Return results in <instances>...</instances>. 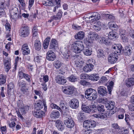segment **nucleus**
<instances>
[{"mask_svg":"<svg viewBox=\"0 0 134 134\" xmlns=\"http://www.w3.org/2000/svg\"><path fill=\"white\" fill-rule=\"evenodd\" d=\"M84 46L83 42L81 41H76L71 45V49L73 52L76 53H80L82 51L84 54L87 56H90L92 53V48L87 47L84 49Z\"/></svg>","mask_w":134,"mask_h":134,"instance_id":"nucleus-1","label":"nucleus"},{"mask_svg":"<svg viewBox=\"0 0 134 134\" xmlns=\"http://www.w3.org/2000/svg\"><path fill=\"white\" fill-rule=\"evenodd\" d=\"M85 97L90 100H94L97 97V92L92 88L88 89L85 92Z\"/></svg>","mask_w":134,"mask_h":134,"instance_id":"nucleus-2","label":"nucleus"},{"mask_svg":"<svg viewBox=\"0 0 134 134\" xmlns=\"http://www.w3.org/2000/svg\"><path fill=\"white\" fill-rule=\"evenodd\" d=\"M82 103V109L86 113H90L92 110L96 108V106L93 104L89 106H86L87 104V103L85 100H83Z\"/></svg>","mask_w":134,"mask_h":134,"instance_id":"nucleus-3","label":"nucleus"},{"mask_svg":"<svg viewBox=\"0 0 134 134\" xmlns=\"http://www.w3.org/2000/svg\"><path fill=\"white\" fill-rule=\"evenodd\" d=\"M75 88L73 86L71 85L62 86V90L65 94L67 95H71L73 94Z\"/></svg>","mask_w":134,"mask_h":134,"instance_id":"nucleus-4","label":"nucleus"},{"mask_svg":"<svg viewBox=\"0 0 134 134\" xmlns=\"http://www.w3.org/2000/svg\"><path fill=\"white\" fill-rule=\"evenodd\" d=\"M112 48L114 51V53L119 55L120 53L124 52V49L121 45L118 44H114Z\"/></svg>","mask_w":134,"mask_h":134,"instance_id":"nucleus-5","label":"nucleus"},{"mask_svg":"<svg viewBox=\"0 0 134 134\" xmlns=\"http://www.w3.org/2000/svg\"><path fill=\"white\" fill-rule=\"evenodd\" d=\"M96 125V122L93 120L91 121L87 120L84 121L83 124V127L87 128V129L93 128Z\"/></svg>","mask_w":134,"mask_h":134,"instance_id":"nucleus-6","label":"nucleus"},{"mask_svg":"<svg viewBox=\"0 0 134 134\" xmlns=\"http://www.w3.org/2000/svg\"><path fill=\"white\" fill-rule=\"evenodd\" d=\"M118 55L114 52L110 54L108 58L109 62L111 64H113L115 63L118 59Z\"/></svg>","mask_w":134,"mask_h":134,"instance_id":"nucleus-7","label":"nucleus"},{"mask_svg":"<svg viewBox=\"0 0 134 134\" xmlns=\"http://www.w3.org/2000/svg\"><path fill=\"white\" fill-rule=\"evenodd\" d=\"M11 59L10 58H5L3 60L4 65L5 71L7 72L11 68Z\"/></svg>","mask_w":134,"mask_h":134,"instance_id":"nucleus-8","label":"nucleus"},{"mask_svg":"<svg viewBox=\"0 0 134 134\" xmlns=\"http://www.w3.org/2000/svg\"><path fill=\"white\" fill-rule=\"evenodd\" d=\"M30 33L29 29L27 27L24 26L20 29V33L21 36L23 37H25L28 36Z\"/></svg>","mask_w":134,"mask_h":134,"instance_id":"nucleus-9","label":"nucleus"},{"mask_svg":"<svg viewBox=\"0 0 134 134\" xmlns=\"http://www.w3.org/2000/svg\"><path fill=\"white\" fill-rule=\"evenodd\" d=\"M70 107L72 109H75L79 106V103L78 100L76 98L70 100L69 102Z\"/></svg>","mask_w":134,"mask_h":134,"instance_id":"nucleus-10","label":"nucleus"},{"mask_svg":"<svg viewBox=\"0 0 134 134\" xmlns=\"http://www.w3.org/2000/svg\"><path fill=\"white\" fill-rule=\"evenodd\" d=\"M104 106L102 105H100L98 106L97 109L98 111L101 113V114H95L93 115L94 117L96 118H103L104 117L103 115H102L104 111Z\"/></svg>","mask_w":134,"mask_h":134,"instance_id":"nucleus-11","label":"nucleus"},{"mask_svg":"<svg viewBox=\"0 0 134 134\" xmlns=\"http://www.w3.org/2000/svg\"><path fill=\"white\" fill-rule=\"evenodd\" d=\"M56 83L58 84L63 85L66 82L67 80L65 77L63 76L58 75L55 78Z\"/></svg>","mask_w":134,"mask_h":134,"instance_id":"nucleus-12","label":"nucleus"},{"mask_svg":"<svg viewBox=\"0 0 134 134\" xmlns=\"http://www.w3.org/2000/svg\"><path fill=\"white\" fill-rule=\"evenodd\" d=\"M64 124L66 127L69 128H72L74 125V122L70 117L64 120Z\"/></svg>","mask_w":134,"mask_h":134,"instance_id":"nucleus-13","label":"nucleus"},{"mask_svg":"<svg viewBox=\"0 0 134 134\" xmlns=\"http://www.w3.org/2000/svg\"><path fill=\"white\" fill-rule=\"evenodd\" d=\"M56 56L52 51H49L47 53L46 58L49 60L53 61L56 58Z\"/></svg>","mask_w":134,"mask_h":134,"instance_id":"nucleus-14","label":"nucleus"},{"mask_svg":"<svg viewBox=\"0 0 134 134\" xmlns=\"http://www.w3.org/2000/svg\"><path fill=\"white\" fill-rule=\"evenodd\" d=\"M18 12V9L16 7H14L10 10V17L12 19L16 18L18 17L17 14Z\"/></svg>","mask_w":134,"mask_h":134,"instance_id":"nucleus-15","label":"nucleus"},{"mask_svg":"<svg viewBox=\"0 0 134 134\" xmlns=\"http://www.w3.org/2000/svg\"><path fill=\"white\" fill-rule=\"evenodd\" d=\"M98 93L102 96H105L107 94V92L106 88L103 86H100L98 88Z\"/></svg>","mask_w":134,"mask_h":134,"instance_id":"nucleus-16","label":"nucleus"},{"mask_svg":"<svg viewBox=\"0 0 134 134\" xmlns=\"http://www.w3.org/2000/svg\"><path fill=\"white\" fill-rule=\"evenodd\" d=\"M90 18L91 19L89 20L90 21V23H93L98 20L100 18V16L97 12H94L90 16Z\"/></svg>","mask_w":134,"mask_h":134,"instance_id":"nucleus-17","label":"nucleus"},{"mask_svg":"<svg viewBox=\"0 0 134 134\" xmlns=\"http://www.w3.org/2000/svg\"><path fill=\"white\" fill-rule=\"evenodd\" d=\"M21 49L23 54L27 55L30 53V50L27 44H24L22 46Z\"/></svg>","mask_w":134,"mask_h":134,"instance_id":"nucleus-18","label":"nucleus"},{"mask_svg":"<svg viewBox=\"0 0 134 134\" xmlns=\"http://www.w3.org/2000/svg\"><path fill=\"white\" fill-rule=\"evenodd\" d=\"M58 43L57 40L54 39H52L49 45L50 49H55L58 47Z\"/></svg>","mask_w":134,"mask_h":134,"instance_id":"nucleus-19","label":"nucleus"},{"mask_svg":"<svg viewBox=\"0 0 134 134\" xmlns=\"http://www.w3.org/2000/svg\"><path fill=\"white\" fill-rule=\"evenodd\" d=\"M56 127L59 131H62L64 128L65 126L63 122L59 120L56 121Z\"/></svg>","mask_w":134,"mask_h":134,"instance_id":"nucleus-20","label":"nucleus"},{"mask_svg":"<svg viewBox=\"0 0 134 134\" xmlns=\"http://www.w3.org/2000/svg\"><path fill=\"white\" fill-rule=\"evenodd\" d=\"M109 38L105 36L101 37H100V42L102 43L105 44V45H109L110 43V40L109 39Z\"/></svg>","mask_w":134,"mask_h":134,"instance_id":"nucleus-21","label":"nucleus"},{"mask_svg":"<svg viewBox=\"0 0 134 134\" xmlns=\"http://www.w3.org/2000/svg\"><path fill=\"white\" fill-rule=\"evenodd\" d=\"M93 65L92 64L89 63L87 64L83 68V71L86 72H90L93 69Z\"/></svg>","mask_w":134,"mask_h":134,"instance_id":"nucleus-22","label":"nucleus"},{"mask_svg":"<svg viewBox=\"0 0 134 134\" xmlns=\"http://www.w3.org/2000/svg\"><path fill=\"white\" fill-rule=\"evenodd\" d=\"M19 86L21 87V90L24 93L26 92L27 91L28 89L26 87V83L23 81H20L19 82Z\"/></svg>","mask_w":134,"mask_h":134,"instance_id":"nucleus-23","label":"nucleus"},{"mask_svg":"<svg viewBox=\"0 0 134 134\" xmlns=\"http://www.w3.org/2000/svg\"><path fill=\"white\" fill-rule=\"evenodd\" d=\"M115 104L114 102L110 101L108 102L107 103L105 104V107L108 109L109 110H112L114 108Z\"/></svg>","mask_w":134,"mask_h":134,"instance_id":"nucleus-24","label":"nucleus"},{"mask_svg":"<svg viewBox=\"0 0 134 134\" xmlns=\"http://www.w3.org/2000/svg\"><path fill=\"white\" fill-rule=\"evenodd\" d=\"M44 111L38 110L35 111L33 113V115L37 118H41L44 115Z\"/></svg>","mask_w":134,"mask_h":134,"instance_id":"nucleus-25","label":"nucleus"},{"mask_svg":"<svg viewBox=\"0 0 134 134\" xmlns=\"http://www.w3.org/2000/svg\"><path fill=\"white\" fill-rule=\"evenodd\" d=\"M125 85L128 87H130L134 85V78H130L127 79L125 82Z\"/></svg>","mask_w":134,"mask_h":134,"instance_id":"nucleus-26","label":"nucleus"},{"mask_svg":"<svg viewBox=\"0 0 134 134\" xmlns=\"http://www.w3.org/2000/svg\"><path fill=\"white\" fill-rule=\"evenodd\" d=\"M101 24V23L99 21H95L93 26L96 31H98L100 30L102 26Z\"/></svg>","mask_w":134,"mask_h":134,"instance_id":"nucleus-27","label":"nucleus"},{"mask_svg":"<svg viewBox=\"0 0 134 134\" xmlns=\"http://www.w3.org/2000/svg\"><path fill=\"white\" fill-rule=\"evenodd\" d=\"M85 36V34L83 32L80 31L76 34L75 35V38L76 40H81L83 39Z\"/></svg>","mask_w":134,"mask_h":134,"instance_id":"nucleus-28","label":"nucleus"},{"mask_svg":"<svg viewBox=\"0 0 134 134\" xmlns=\"http://www.w3.org/2000/svg\"><path fill=\"white\" fill-rule=\"evenodd\" d=\"M99 77L97 74H93L89 75V80L93 81H96L99 79Z\"/></svg>","mask_w":134,"mask_h":134,"instance_id":"nucleus-29","label":"nucleus"},{"mask_svg":"<svg viewBox=\"0 0 134 134\" xmlns=\"http://www.w3.org/2000/svg\"><path fill=\"white\" fill-rule=\"evenodd\" d=\"M44 106L45 110H46L47 109V106H46L45 102L43 100V104L41 102H39L35 106L37 109L39 110L42 109L43 106Z\"/></svg>","mask_w":134,"mask_h":134,"instance_id":"nucleus-30","label":"nucleus"},{"mask_svg":"<svg viewBox=\"0 0 134 134\" xmlns=\"http://www.w3.org/2000/svg\"><path fill=\"white\" fill-rule=\"evenodd\" d=\"M43 4L45 6H52L54 4V0H46L42 2Z\"/></svg>","mask_w":134,"mask_h":134,"instance_id":"nucleus-31","label":"nucleus"},{"mask_svg":"<svg viewBox=\"0 0 134 134\" xmlns=\"http://www.w3.org/2000/svg\"><path fill=\"white\" fill-rule=\"evenodd\" d=\"M89 37L90 38V39L92 41V40H100V36L97 34H96L94 32H92L89 35Z\"/></svg>","mask_w":134,"mask_h":134,"instance_id":"nucleus-32","label":"nucleus"},{"mask_svg":"<svg viewBox=\"0 0 134 134\" xmlns=\"http://www.w3.org/2000/svg\"><path fill=\"white\" fill-rule=\"evenodd\" d=\"M60 115V114L59 112L57 111H52L50 115V117L53 119L58 118Z\"/></svg>","mask_w":134,"mask_h":134,"instance_id":"nucleus-33","label":"nucleus"},{"mask_svg":"<svg viewBox=\"0 0 134 134\" xmlns=\"http://www.w3.org/2000/svg\"><path fill=\"white\" fill-rule=\"evenodd\" d=\"M120 35L121 36V38L123 40V41L126 42L128 41V38L125 36V30H120Z\"/></svg>","mask_w":134,"mask_h":134,"instance_id":"nucleus-34","label":"nucleus"},{"mask_svg":"<svg viewBox=\"0 0 134 134\" xmlns=\"http://www.w3.org/2000/svg\"><path fill=\"white\" fill-rule=\"evenodd\" d=\"M8 86V93L10 94H11V93H13L14 90L13 83L12 82H10L9 83Z\"/></svg>","mask_w":134,"mask_h":134,"instance_id":"nucleus-35","label":"nucleus"},{"mask_svg":"<svg viewBox=\"0 0 134 134\" xmlns=\"http://www.w3.org/2000/svg\"><path fill=\"white\" fill-rule=\"evenodd\" d=\"M114 85V82L112 81H110L108 82L107 86V88L109 92V93L110 94L111 92L113 89Z\"/></svg>","mask_w":134,"mask_h":134,"instance_id":"nucleus-36","label":"nucleus"},{"mask_svg":"<svg viewBox=\"0 0 134 134\" xmlns=\"http://www.w3.org/2000/svg\"><path fill=\"white\" fill-rule=\"evenodd\" d=\"M132 49L129 46H126L125 47V49L124 51L125 52V54L127 55H130L132 52Z\"/></svg>","mask_w":134,"mask_h":134,"instance_id":"nucleus-37","label":"nucleus"},{"mask_svg":"<svg viewBox=\"0 0 134 134\" xmlns=\"http://www.w3.org/2000/svg\"><path fill=\"white\" fill-rule=\"evenodd\" d=\"M50 37H48L44 40L43 46L44 49H46L47 48L49 45V42L50 41Z\"/></svg>","mask_w":134,"mask_h":134,"instance_id":"nucleus-38","label":"nucleus"},{"mask_svg":"<svg viewBox=\"0 0 134 134\" xmlns=\"http://www.w3.org/2000/svg\"><path fill=\"white\" fill-rule=\"evenodd\" d=\"M20 111L22 114H25L29 110V107L27 106H22L21 108H19Z\"/></svg>","mask_w":134,"mask_h":134,"instance_id":"nucleus-39","label":"nucleus"},{"mask_svg":"<svg viewBox=\"0 0 134 134\" xmlns=\"http://www.w3.org/2000/svg\"><path fill=\"white\" fill-rule=\"evenodd\" d=\"M34 47L35 49L37 51H39L41 49V44L40 41L36 40L35 41Z\"/></svg>","mask_w":134,"mask_h":134,"instance_id":"nucleus-40","label":"nucleus"},{"mask_svg":"<svg viewBox=\"0 0 134 134\" xmlns=\"http://www.w3.org/2000/svg\"><path fill=\"white\" fill-rule=\"evenodd\" d=\"M108 25L109 28L112 30H115V28L116 29L118 27L117 25L114 22H110L108 23Z\"/></svg>","mask_w":134,"mask_h":134,"instance_id":"nucleus-41","label":"nucleus"},{"mask_svg":"<svg viewBox=\"0 0 134 134\" xmlns=\"http://www.w3.org/2000/svg\"><path fill=\"white\" fill-rule=\"evenodd\" d=\"M112 127L113 128L114 131L113 132L114 133H118L120 129L119 126L117 124H114L112 125Z\"/></svg>","mask_w":134,"mask_h":134,"instance_id":"nucleus-42","label":"nucleus"},{"mask_svg":"<svg viewBox=\"0 0 134 134\" xmlns=\"http://www.w3.org/2000/svg\"><path fill=\"white\" fill-rule=\"evenodd\" d=\"M117 37L116 33L113 31L110 32L108 34V38L110 39H113Z\"/></svg>","mask_w":134,"mask_h":134,"instance_id":"nucleus-43","label":"nucleus"},{"mask_svg":"<svg viewBox=\"0 0 134 134\" xmlns=\"http://www.w3.org/2000/svg\"><path fill=\"white\" fill-rule=\"evenodd\" d=\"M6 76L3 74L0 75V84H3L6 81Z\"/></svg>","mask_w":134,"mask_h":134,"instance_id":"nucleus-44","label":"nucleus"},{"mask_svg":"<svg viewBox=\"0 0 134 134\" xmlns=\"http://www.w3.org/2000/svg\"><path fill=\"white\" fill-rule=\"evenodd\" d=\"M84 42L85 44L87 46H91L93 44V42L91 39L88 38L85 39L84 40Z\"/></svg>","mask_w":134,"mask_h":134,"instance_id":"nucleus-45","label":"nucleus"},{"mask_svg":"<svg viewBox=\"0 0 134 134\" xmlns=\"http://www.w3.org/2000/svg\"><path fill=\"white\" fill-rule=\"evenodd\" d=\"M107 81V78L104 76H102L100 79L99 81V83L100 85L103 84L106 82Z\"/></svg>","mask_w":134,"mask_h":134,"instance_id":"nucleus-46","label":"nucleus"},{"mask_svg":"<svg viewBox=\"0 0 134 134\" xmlns=\"http://www.w3.org/2000/svg\"><path fill=\"white\" fill-rule=\"evenodd\" d=\"M97 56L99 58L103 57L104 55V52L102 49H98L97 51Z\"/></svg>","mask_w":134,"mask_h":134,"instance_id":"nucleus-47","label":"nucleus"},{"mask_svg":"<svg viewBox=\"0 0 134 134\" xmlns=\"http://www.w3.org/2000/svg\"><path fill=\"white\" fill-rule=\"evenodd\" d=\"M68 79L69 81L71 82H75L77 81L78 79L77 77L74 75H72L69 77Z\"/></svg>","mask_w":134,"mask_h":134,"instance_id":"nucleus-48","label":"nucleus"},{"mask_svg":"<svg viewBox=\"0 0 134 134\" xmlns=\"http://www.w3.org/2000/svg\"><path fill=\"white\" fill-rule=\"evenodd\" d=\"M54 66L57 68H59L62 65L61 62L58 60L54 61Z\"/></svg>","mask_w":134,"mask_h":134,"instance_id":"nucleus-49","label":"nucleus"},{"mask_svg":"<svg viewBox=\"0 0 134 134\" xmlns=\"http://www.w3.org/2000/svg\"><path fill=\"white\" fill-rule=\"evenodd\" d=\"M32 40L34 41L36 40H37L38 38V31L32 32Z\"/></svg>","mask_w":134,"mask_h":134,"instance_id":"nucleus-50","label":"nucleus"},{"mask_svg":"<svg viewBox=\"0 0 134 134\" xmlns=\"http://www.w3.org/2000/svg\"><path fill=\"white\" fill-rule=\"evenodd\" d=\"M51 108L53 109H57L59 110L60 112H62V110L60 109V107L58 106H57L56 104L54 103H52L51 104Z\"/></svg>","mask_w":134,"mask_h":134,"instance_id":"nucleus-51","label":"nucleus"},{"mask_svg":"<svg viewBox=\"0 0 134 134\" xmlns=\"http://www.w3.org/2000/svg\"><path fill=\"white\" fill-rule=\"evenodd\" d=\"M25 73H24L22 70L20 69L19 70L18 72V76L19 77V79H23L25 75Z\"/></svg>","mask_w":134,"mask_h":134,"instance_id":"nucleus-52","label":"nucleus"},{"mask_svg":"<svg viewBox=\"0 0 134 134\" xmlns=\"http://www.w3.org/2000/svg\"><path fill=\"white\" fill-rule=\"evenodd\" d=\"M64 57L65 58L68 59L71 55L70 52L69 51H66L62 53Z\"/></svg>","mask_w":134,"mask_h":134,"instance_id":"nucleus-53","label":"nucleus"},{"mask_svg":"<svg viewBox=\"0 0 134 134\" xmlns=\"http://www.w3.org/2000/svg\"><path fill=\"white\" fill-rule=\"evenodd\" d=\"M89 75L86 74H82L80 76V78L82 79L89 80Z\"/></svg>","mask_w":134,"mask_h":134,"instance_id":"nucleus-54","label":"nucleus"},{"mask_svg":"<svg viewBox=\"0 0 134 134\" xmlns=\"http://www.w3.org/2000/svg\"><path fill=\"white\" fill-rule=\"evenodd\" d=\"M99 101L100 103L103 104H105L107 103L108 100L105 97L102 98H100L99 100Z\"/></svg>","mask_w":134,"mask_h":134,"instance_id":"nucleus-55","label":"nucleus"},{"mask_svg":"<svg viewBox=\"0 0 134 134\" xmlns=\"http://www.w3.org/2000/svg\"><path fill=\"white\" fill-rule=\"evenodd\" d=\"M26 80L29 82H31V76L28 74H25L23 77Z\"/></svg>","mask_w":134,"mask_h":134,"instance_id":"nucleus-56","label":"nucleus"},{"mask_svg":"<svg viewBox=\"0 0 134 134\" xmlns=\"http://www.w3.org/2000/svg\"><path fill=\"white\" fill-rule=\"evenodd\" d=\"M34 2V0H29L28 8L30 10L33 5Z\"/></svg>","mask_w":134,"mask_h":134,"instance_id":"nucleus-57","label":"nucleus"},{"mask_svg":"<svg viewBox=\"0 0 134 134\" xmlns=\"http://www.w3.org/2000/svg\"><path fill=\"white\" fill-rule=\"evenodd\" d=\"M129 132V130L127 129H125L122 130L121 131H120L119 133L120 134H125L128 133Z\"/></svg>","mask_w":134,"mask_h":134,"instance_id":"nucleus-58","label":"nucleus"},{"mask_svg":"<svg viewBox=\"0 0 134 134\" xmlns=\"http://www.w3.org/2000/svg\"><path fill=\"white\" fill-rule=\"evenodd\" d=\"M43 81L45 83L47 82L49 80V76L47 75H44L43 76Z\"/></svg>","mask_w":134,"mask_h":134,"instance_id":"nucleus-59","label":"nucleus"},{"mask_svg":"<svg viewBox=\"0 0 134 134\" xmlns=\"http://www.w3.org/2000/svg\"><path fill=\"white\" fill-rule=\"evenodd\" d=\"M64 103V102L63 101L61 100L60 101L59 104V107L61 109V108L63 109L65 107Z\"/></svg>","mask_w":134,"mask_h":134,"instance_id":"nucleus-60","label":"nucleus"},{"mask_svg":"<svg viewBox=\"0 0 134 134\" xmlns=\"http://www.w3.org/2000/svg\"><path fill=\"white\" fill-rule=\"evenodd\" d=\"M125 120L126 123L127 124H129L130 121V119L129 117V116L128 114H125Z\"/></svg>","mask_w":134,"mask_h":134,"instance_id":"nucleus-61","label":"nucleus"},{"mask_svg":"<svg viewBox=\"0 0 134 134\" xmlns=\"http://www.w3.org/2000/svg\"><path fill=\"white\" fill-rule=\"evenodd\" d=\"M41 58L42 57H41L37 56L34 58V60L35 62L38 63L41 60Z\"/></svg>","mask_w":134,"mask_h":134,"instance_id":"nucleus-62","label":"nucleus"},{"mask_svg":"<svg viewBox=\"0 0 134 134\" xmlns=\"http://www.w3.org/2000/svg\"><path fill=\"white\" fill-rule=\"evenodd\" d=\"M72 28L75 30H80L81 29V27L80 26H78L75 25H73L72 26Z\"/></svg>","mask_w":134,"mask_h":134,"instance_id":"nucleus-63","label":"nucleus"},{"mask_svg":"<svg viewBox=\"0 0 134 134\" xmlns=\"http://www.w3.org/2000/svg\"><path fill=\"white\" fill-rule=\"evenodd\" d=\"M5 27L7 30H8L9 31L10 30V26L9 23H6L5 25Z\"/></svg>","mask_w":134,"mask_h":134,"instance_id":"nucleus-64","label":"nucleus"}]
</instances>
